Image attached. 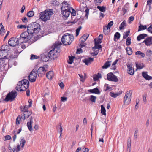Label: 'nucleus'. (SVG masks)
<instances>
[{"label": "nucleus", "instance_id": "obj_57", "mask_svg": "<svg viewBox=\"0 0 152 152\" xmlns=\"http://www.w3.org/2000/svg\"><path fill=\"white\" fill-rule=\"evenodd\" d=\"M11 138V137L9 135L6 136L4 138V140L5 141L8 140H10Z\"/></svg>", "mask_w": 152, "mask_h": 152}, {"label": "nucleus", "instance_id": "obj_61", "mask_svg": "<svg viewBox=\"0 0 152 152\" xmlns=\"http://www.w3.org/2000/svg\"><path fill=\"white\" fill-rule=\"evenodd\" d=\"M103 0H95V3L97 4V5H99L102 2Z\"/></svg>", "mask_w": 152, "mask_h": 152}, {"label": "nucleus", "instance_id": "obj_16", "mask_svg": "<svg viewBox=\"0 0 152 152\" xmlns=\"http://www.w3.org/2000/svg\"><path fill=\"white\" fill-rule=\"evenodd\" d=\"M94 61V58L89 57L88 58H85L83 60V62L85 63L86 65H88L90 64Z\"/></svg>", "mask_w": 152, "mask_h": 152}, {"label": "nucleus", "instance_id": "obj_26", "mask_svg": "<svg viewBox=\"0 0 152 152\" xmlns=\"http://www.w3.org/2000/svg\"><path fill=\"white\" fill-rule=\"evenodd\" d=\"M121 93H114L110 92V96L114 98H116L117 96L121 94Z\"/></svg>", "mask_w": 152, "mask_h": 152}, {"label": "nucleus", "instance_id": "obj_20", "mask_svg": "<svg viewBox=\"0 0 152 152\" xmlns=\"http://www.w3.org/2000/svg\"><path fill=\"white\" fill-rule=\"evenodd\" d=\"M88 91L90 93H95L96 94H99L100 93L98 88H96L92 89L89 90Z\"/></svg>", "mask_w": 152, "mask_h": 152}, {"label": "nucleus", "instance_id": "obj_45", "mask_svg": "<svg viewBox=\"0 0 152 152\" xmlns=\"http://www.w3.org/2000/svg\"><path fill=\"white\" fill-rule=\"evenodd\" d=\"M39 58V57L37 55L31 54V55L30 59L33 60L35 59H37Z\"/></svg>", "mask_w": 152, "mask_h": 152}, {"label": "nucleus", "instance_id": "obj_33", "mask_svg": "<svg viewBox=\"0 0 152 152\" xmlns=\"http://www.w3.org/2000/svg\"><path fill=\"white\" fill-rule=\"evenodd\" d=\"M101 113L102 114L104 115H106V110L103 105H101Z\"/></svg>", "mask_w": 152, "mask_h": 152}, {"label": "nucleus", "instance_id": "obj_21", "mask_svg": "<svg viewBox=\"0 0 152 152\" xmlns=\"http://www.w3.org/2000/svg\"><path fill=\"white\" fill-rule=\"evenodd\" d=\"M46 76L47 78L51 80L53 77V72L52 71H50L46 74Z\"/></svg>", "mask_w": 152, "mask_h": 152}, {"label": "nucleus", "instance_id": "obj_63", "mask_svg": "<svg viewBox=\"0 0 152 152\" xmlns=\"http://www.w3.org/2000/svg\"><path fill=\"white\" fill-rule=\"evenodd\" d=\"M16 90L18 91H22V90H21V88L20 86H19L18 85V84H17V86L16 87Z\"/></svg>", "mask_w": 152, "mask_h": 152}, {"label": "nucleus", "instance_id": "obj_42", "mask_svg": "<svg viewBox=\"0 0 152 152\" xmlns=\"http://www.w3.org/2000/svg\"><path fill=\"white\" fill-rule=\"evenodd\" d=\"M70 13H71V15L73 16H75L76 15V11L72 7L70 8Z\"/></svg>", "mask_w": 152, "mask_h": 152}, {"label": "nucleus", "instance_id": "obj_22", "mask_svg": "<svg viewBox=\"0 0 152 152\" xmlns=\"http://www.w3.org/2000/svg\"><path fill=\"white\" fill-rule=\"evenodd\" d=\"M147 36V35L146 34H140L137 37V40L138 41H140L141 39H144Z\"/></svg>", "mask_w": 152, "mask_h": 152}, {"label": "nucleus", "instance_id": "obj_56", "mask_svg": "<svg viewBox=\"0 0 152 152\" xmlns=\"http://www.w3.org/2000/svg\"><path fill=\"white\" fill-rule=\"evenodd\" d=\"M62 131H63L62 128V127L61 126H60V131H58V132H59L60 133V135L59 137V138H60V139H61V137H62L61 135H62Z\"/></svg>", "mask_w": 152, "mask_h": 152}, {"label": "nucleus", "instance_id": "obj_30", "mask_svg": "<svg viewBox=\"0 0 152 152\" xmlns=\"http://www.w3.org/2000/svg\"><path fill=\"white\" fill-rule=\"evenodd\" d=\"M26 142V141L24 138H22L21 139L20 141V143L21 147L22 148H23V147H24L25 144Z\"/></svg>", "mask_w": 152, "mask_h": 152}, {"label": "nucleus", "instance_id": "obj_47", "mask_svg": "<svg viewBox=\"0 0 152 152\" xmlns=\"http://www.w3.org/2000/svg\"><path fill=\"white\" fill-rule=\"evenodd\" d=\"M131 140L130 138H129L127 140V147L128 148H131Z\"/></svg>", "mask_w": 152, "mask_h": 152}, {"label": "nucleus", "instance_id": "obj_23", "mask_svg": "<svg viewBox=\"0 0 152 152\" xmlns=\"http://www.w3.org/2000/svg\"><path fill=\"white\" fill-rule=\"evenodd\" d=\"M142 76L144 78L148 80H150L152 78L151 77L148 75L147 72H142Z\"/></svg>", "mask_w": 152, "mask_h": 152}, {"label": "nucleus", "instance_id": "obj_9", "mask_svg": "<svg viewBox=\"0 0 152 152\" xmlns=\"http://www.w3.org/2000/svg\"><path fill=\"white\" fill-rule=\"evenodd\" d=\"M57 50V48H55L49 52L48 54L50 59H54L57 57L58 54Z\"/></svg>", "mask_w": 152, "mask_h": 152}, {"label": "nucleus", "instance_id": "obj_55", "mask_svg": "<svg viewBox=\"0 0 152 152\" xmlns=\"http://www.w3.org/2000/svg\"><path fill=\"white\" fill-rule=\"evenodd\" d=\"M88 36H89L88 34H84L82 36V37H81L83 38V39H85V40H86V39H87L88 38Z\"/></svg>", "mask_w": 152, "mask_h": 152}, {"label": "nucleus", "instance_id": "obj_51", "mask_svg": "<svg viewBox=\"0 0 152 152\" xmlns=\"http://www.w3.org/2000/svg\"><path fill=\"white\" fill-rule=\"evenodd\" d=\"M21 110L24 112L25 111H28L27 110H28V108L27 105H25L23 109L21 108Z\"/></svg>", "mask_w": 152, "mask_h": 152}, {"label": "nucleus", "instance_id": "obj_54", "mask_svg": "<svg viewBox=\"0 0 152 152\" xmlns=\"http://www.w3.org/2000/svg\"><path fill=\"white\" fill-rule=\"evenodd\" d=\"M118 61V59L116 60L112 64V66H113V69L115 70V65L117 64Z\"/></svg>", "mask_w": 152, "mask_h": 152}, {"label": "nucleus", "instance_id": "obj_46", "mask_svg": "<svg viewBox=\"0 0 152 152\" xmlns=\"http://www.w3.org/2000/svg\"><path fill=\"white\" fill-rule=\"evenodd\" d=\"M101 40L99 38H98V39H97L95 38L94 40V41L95 42V45L96 44H99V43H100L101 42Z\"/></svg>", "mask_w": 152, "mask_h": 152}, {"label": "nucleus", "instance_id": "obj_41", "mask_svg": "<svg viewBox=\"0 0 152 152\" xmlns=\"http://www.w3.org/2000/svg\"><path fill=\"white\" fill-rule=\"evenodd\" d=\"M130 31H128L124 33L123 38L125 39L126 38L129 34Z\"/></svg>", "mask_w": 152, "mask_h": 152}, {"label": "nucleus", "instance_id": "obj_60", "mask_svg": "<svg viewBox=\"0 0 152 152\" xmlns=\"http://www.w3.org/2000/svg\"><path fill=\"white\" fill-rule=\"evenodd\" d=\"M134 17L133 16H131L129 17V23H131L132 21H133V20H134Z\"/></svg>", "mask_w": 152, "mask_h": 152}, {"label": "nucleus", "instance_id": "obj_14", "mask_svg": "<svg viewBox=\"0 0 152 152\" xmlns=\"http://www.w3.org/2000/svg\"><path fill=\"white\" fill-rule=\"evenodd\" d=\"M17 38L12 37L8 41L9 45L11 46L15 47L18 44Z\"/></svg>", "mask_w": 152, "mask_h": 152}, {"label": "nucleus", "instance_id": "obj_10", "mask_svg": "<svg viewBox=\"0 0 152 152\" xmlns=\"http://www.w3.org/2000/svg\"><path fill=\"white\" fill-rule=\"evenodd\" d=\"M10 48L9 46L6 45H4L2 46L0 52V56H4L3 54H5V55L7 54V53L8 51L9 50Z\"/></svg>", "mask_w": 152, "mask_h": 152}, {"label": "nucleus", "instance_id": "obj_32", "mask_svg": "<svg viewBox=\"0 0 152 152\" xmlns=\"http://www.w3.org/2000/svg\"><path fill=\"white\" fill-rule=\"evenodd\" d=\"M34 13L33 11H30L27 13V16L29 17H31L34 15Z\"/></svg>", "mask_w": 152, "mask_h": 152}, {"label": "nucleus", "instance_id": "obj_2", "mask_svg": "<svg viewBox=\"0 0 152 152\" xmlns=\"http://www.w3.org/2000/svg\"><path fill=\"white\" fill-rule=\"evenodd\" d=\"M71 7L69 4L66 2L64 1L61 4V11L63 16L65 18H67L69 16Z\"/></svg>", "mask_w": 152, "mask_h": 152}, {"label": "nucleus", "instance_id": "obj_39", "mask_svg": "<svg viewBox=\"0 0 152 152\" xmlns=\"http://www.w3.org/2000/svg\"><path fill=\"white\" fill-rule=\"evenodd\" d=\"M102 48V46L100 45L96 44L95 45V46L93 48V49H94V50L96 49H100Z\"/></svg>", "mask_w": 152, "mask_h": 152}, {"label": "nucleus", "instance_id": "obj_27", "mask_svg": "<svg viewBox=\"0 0 152 152\" xmlns=\"http://www.w3.org/2000/svg\"><path fill=\"white\" fill-rule=\"evenodd\" d=\"M97 8L100 11L102 12H104L106 10V7L104 6H98Z\"/></svg>", "mask_w": 152, "mask_h": 152}, {"label": "nucleus", "instance_id": "obj_25", "mask_svg": "<svg viewBox=\"0 0 152 152\" xmlns=\"http://www.w3.org/2000/svg\"><path fill=\"white\" fill-rule=\"evenodd\" d=\"M110 28L107 26L104 27L103 28L104 33L105 35H107L110 32Z\"/></svg>", "mask_w": 152, "mask_h": 152}, {"label": "nucleus", "instance_id": "obj_40", "mask_svg": "<svg viewBox=\"0 0 152 152\" xmlns=\"http://www.w3.org/2000/svg\"><path fill=\"white\" fill-rule=\"evenodd\" d=\"M126 51L128 55H131L132 54V49L130 48H126Z\"/></svg>", "mask_w": 152, "mask_h": 152}, {"label": "nucleus", "instance_id": "obj_53", "mask_svg": "<svg viewBox=\"0 0 152 152\" xmlns=\"http://www.w3.org/2000/svg\"><path fill=\"white\" fill-rule=\"evenodd\" d=\"M152 54V51L150 50H147L146 53V55L147 56H150Z\"/></svg>", "mask_w": 152, "mask_h": 152}, {"label": "nucleus", "instance_id": "obj_48", "mask_svg": "<svg viewBox=\"0 0 152 152\" xmlns=\"http://www.w3.org/2000/svg\"><path fill=\"white\" fill-rule=\"evenodd\" d=\"M126 43L127 46H129L130 45L131 43V39L129 37L127 38Z\"/></svg>", "mask_w": 152, "mask_h": 152}, {"label": "nucleus", "instance_id": "obj_50", "mask_svg": "<svg viewBox=\"0 0 152 152\" xmlns=\"http://www.w3.org/2000/svg\"><path fill=\"white\" fill-rule=\"evenodd\" d=\"M21 117L20 115H18L16 119V124L17 125L19 124H20V120L21 119Z\"/></svg>", "mask_w": 152, "mask_h": 152}, {"label": "nucleus", "instance_id": "obj_36", "mask_svg": "<svg viewBox=\"0 0 152 152\" xmlns=\"http://www.w3.org/2000/svg\"><path fill=\"white\" fill-rule=\"evenodd\" d=\"M17 42L18 43H25L24 42V41L23 39L21 37V36L17 38Z\"/></svg>", "mask_w": 152, "mask_h": 152}, {"label": "nucleus", "instance_id": "obj_13", "mask_svg": "<svg viewBox=\"0 0 152 152\" xmlns=\"http://www.w3.org/2000/svg\"><path fill=\"white\" fill-rule=\"evenodd\" d=\"M38 74L36 71H32L30 73L29 76V80L31 82H34L37 78Z\"/></svg>", "mask_w": 152, "mask_h": 152}, {"label": "nucleus", "instance_id": "obj_35", "mask_svg": "<svg viewBox=\"0 0 152 152\" xmlns=\"http://www.w3.org/2000/svg\"><path fill=\"white\" fill-rule=\"evenodd\" d=\"M75 57L74 56H69V61H68V63L71 64L73 62L74 58Z\"/></svg>", "mask_w": 152, "mask_h": 152}, {"label": "nucleus", "instance_id": "obj_43", "mask_svg": "<svg viewBox=\"0 0 152 152\" xmlns=\"http://www.w3.org/2000/svg\"><path fill=\"white\" fill-rule=\"evenodd\" d=\"M136 65L137 69H141L143 67V64H138L137 63H136Z\"/></svg>", "mask_w": 152, "mask_h": 152}, {"label": "nucleus", "instance_id": "obj_29", "mask_svg": "<svg viewBox=\"0 0 152 152\" xmlns=\"http://www.w3.org/2000/svg\"><path fill=\"white\" fill-rule=\"evenodd\" d=\"M110 65V62L107 61L106 62L104 65L102 66L103 69H107L109 67Z\"/></svg>", "mask_w": 152, "mask_h": 152}, {"label": "nucleus", "instance_id": "obj_62", "mask_svg": "<svg viewBox=\"0 0 152 152\" xmlns=\"http://www.w3.org/2000/svg\"><path fill=\"white\" fill-rule=\"evenodd\" d=\"M17 27L18 28H26V26L25 25H18L17 26Z\"/></svg>", "mask_w": 152, "mask_h": 152}, {"label": "nucleus", "instance_id": "obj_12", "mask_svg": "<svg viewBox=\"0 0 152 152\" xmlns=\"http://www.w3.org/2000/svg\"><path fill=\"white\" fill-rule=\"evenodd\" d=\"M107 79L108 80L111 81L115 82H117L118 81V78L115 75L112 73L110 72L107 74Z\"/></svg>", "mask_w": 152, "mask_h": 152}, {"label": "nucleus", "instance_id": "obj_49", "mask_svg": "<svg viewBox=\"0 0 152 152\" xmlns=\"http://www.w3.org/2000/svg\"><path fill=\"white\" fill-rule=\"evenodd\" d=\"M82 28V27L81 26H80L78 28H77L76 30V36H77L79 34V32L80 30Z\"/></svg>", "mask_w": 152, "mask_h": 152}, {"label": "nucleus", "instance_id": "obj_59", "mask_svg": "<svg viewBox=\"0 0 152 152\" xmlns=\"http://www.w3.org/2000/svg\"><path fill=\"white\" fill-rule=\"evenodd\" d=\"M138 129H136L135 130L134 137L135 139L137 138V137Z\"/></svg>", "mask_w": 152, "mask_h": 152}, {"label": "nucleus", "instance_id": "obj_4", "mask_svg": "<svg viewBox=\"0 0 152 152\" xmlns=\"http://www.w3.org/2000/svg\"><path fill=\"white\" fill-rule=\"evenodd\" d=\"M74 37L72 35L66 33L64 34L61 38V41L65 45H70L73 40Z\"/></svg>", "mask_w": 152, "mask_h": 152}, {"label": "nucleus", "instance_id": "obj_8", "mask_svg": "<svg viewBox=\"0 0 152 152\" xmlns=\"http://www.w3.org/2000/svg\"><path fill=\"white\" fill-rule=\"evenodd\" d=\"M48 65H44L43 66L39 67L37 71L36 72L39 76L42 77L48 71Z\"/></svg>", "mask_w": 152, "mask_h": 152}, {"label": "nucleus", "instance_id": "obj_5", "mask_svg": "<svg viewBox=\"0 0 152 152\" xmlns=\"http://www.w3.org/2000/svg\"><path fill=\"white\" fill-rule=\"evenodd\" d=\"M20 35L21 37H22L23 40L24 41L25 43L29 42V43H30V42H31L32 40V41L31 42V43H32L34 42L33 39L31 38L32 35H31L27 30L26 31H25L22 33Z\"/></svg>", "mask_w": 152, "mask_h": 152}, {"label": "nucleus", "instance_id": "obj_6", "mask_svg": "<svg viewBox=\"0 0 152 152\" xmlns=\"http://www.w3.org/2000/svg\"><path fill=\"white\" fill-rule=\"evenodd\" d=\"M17 96V92L15 91H12L10 92L5 97L4 101L6 102L13 101Z\"/></svg>", "mask_w": 152, "mask_h": 152}, {"label": "nucleus", "instance_id": "obj_31", "mask_svg": "<svg viewBox=\"0 0 152 152\" xmlns=\"http://www.w3.org/2000/svg\"><path fill=\"white\" fill-rule=\"evenodd\" d=\"M120 37V34L118 32L115 33L114 35V41H115V39L117 38L118 39H119Z\"/></svg>", "mask_w": 152, "mask_h": 152}, {"label": "nucleus", "instance_id": "obj_17", "mask_svg": "<svg viewBox=\"0 0 152 152\" xmlns=\"http://www.w3.org/2000/svg\"><path fill=\"white\" fill-rule=\"evenodd\" d=\"M147 46H149L152 44V37L147 38L143 42Z\"/></svg>", "mask_w": 152, "mask_h": 152}, {"label": "nucleus", "instance_id": "obj_52", "mask_svg": "<svg viewBox=\"0 0 152 152\" xmlns=\"http://www.w3.org/2000/svg\"><path fill=\"white\" fill-rule=\"evenodd\" d=\"M0 59H1V61H3V64H6L5 63V59H7V57L6 55H5L4 56V58H0Z\"/></svg>", "mask_w": 152, "mask_h": 152}, {"label": "nucleus", "instance_id": "obj_1", "mask_svg": "<svg viewBox=\"0 0 152 152\" xmlns=\"http://www.w3.org/2000/svg\"><path fill=\"white\" fill-rule=\"evenodd\" d=\"M40 25L38 23L33 22L29 24L27 27V31L31 35L38 33L41 30Z\"/></svg>", "mask_w": 152, "mask_h": 152}, {"label": "nucleus", "instance_id": "obj_19", "mask_svg": "<svg viewBox=\"0 0 152 152\" xmlns=\"http://www.w3.org/2000/svg\"><path fill=\"white\" fill-rule=\"evenodd\" d=\"M30 119V121L27 123V126L29 131H31L32 130V124L33 122V118L31 117Z\"/></svg>", "mask_w": 152, "mask_h": 152}, {"label": "nucleus", "instance_id": "obj_24", "mask_svg": "<svg viewBox=\"0 0 152 152\" xmlns=\"http://www.w3.org/2000/svg\"><path fill=\"white\" fill-rule=\"evenodd\" d=\"M1 26L0 28V34L3 36L5 32V29H4L3 26L2 25V23H0V27Z\"/></svg>", "mask_w": 152, "mask_h": 152}, {"label": "nucleus", "instance_id": "obj_37", "mask_svg": "<svg viewBox=\"0 0 152 152\" xmlns=\"http://www.w3.org/2000/svg\"><path fill=\"white\" fill-rule=\"evenodd\" d=\"M126 26V23L125 21H123L121 24L120 27L119 29L120 30L122 29L124 26Z\"/></svg>", "mask_w": 152, "mask_h": 152}, {"label": "nucleus", "instance_id": "obj_44", "mask_svg": "<svg viewBox=\"0 0 152 152\" xmlns=\"http://www.w3.org/2000/svg\"><path fill=\"white\" fill-rule=\"evenodd\" d=\"M50 58L48 57V56H47L45 55H44L42 58V60L46 62Z\"/></svg>", "mask_w": 152, "mask_h": 152}, {"label": "nucleus", "instance_id": "obj_58", "mask_svg": "<svg viewBox=\"0 0 152 152\" xmlns=\"http://www.w3.org/2000/svg\"><path fill=\"white\" fill-rule=\"evenodd\" d=\"M113 24V21H110L107 24V26L109 28H110L111 27Z\"/></svg>", "mask_w": 152, "mask_h": 152}, {"label": "nucleus", "instance_id": "obj_18", "mask_svg": "<svg viewBox=\"0 0 152 152\" xmlns=\"http://www.w3.org/2000/svg\"><path fill=\"white\" fill-rule=\"evenodd\" d=\"M29 82L28 80L26 79H24L23 80H22L21 81H19L18 83V85L20 86V85L23 84V85H27V86H29Z\"/></svg>", "mask_w": 152, "mask_h": 152}, {"label": "nucleus", "instance_id": "obj_28", "mask_svg": "<svg viewBox=\"0 0 152 152\" xmlns=\"http://www.w3.org/2000/svg\"><path fill=\"white\" fill-rule=\"evenodd\" d=\"M147 28V26L146 25H142L140 24L139 26L138 31H139L142 30H144Z\"/></svg>", "mask_w": 152, "mask_h": 152}, {"label": "nucleus", "instance_id": "obj_3", "mask_svg": "<svg viewBox=\"0 0 152 152\" xmlns=\"http://www.w3.org/2000/svg\"><path fill=\"white\" fill-rule=\"evenodd\" d=\"M53 14V12L52 9L46 10L40 13V18L43 21L45 22L50 19L51 16Z\"/></svg>", "mask_w": 152, "mask_h": 152}, {"label": "nucleus", "instance_id": "obj_11", "mask_svg": "<svg viewBox=\"0 0 152 152\" xmlns=\"http://www.w3.org/2000/svg\"><path fill=\"white\" fill-rule=\"evenodd\" d=\"M126 66L127 68V73L131 75H134V68L133 67V65L131 63H127Z\"/></svg>", "mask_w": 152, "mask_h": 152}, {"label": "nucleus", "instance_id": "obj_64", "mask_svg": "<svg viewBox=\"0 0 152 152\" xmlns=\"http://www.w3.org/2000/svg\"><path fill=\"white\" fill-rule=\"evenodd\" d=\"M148 31L152 33V24L147 29Z\"/></svg>", "mask_w": 152, "mask_h": 152}, {"label": "nucleus", "instance_id": "obj_7", "mask_svg": "<svg viewBox=\"0 0 152 152\" xmlns=\"http://www.w3.org/2000/svg\"><path fill=\"white\" fill-rule=\"evenodd\" d=\"M132 93L131 90L126 92L124 99V104L128 105L130 104L131 99Z\"/></svg>", "mask_w": 152, "mask_h": 152}, {"label": "nucleus", "instance_id": "obj_38", "mask_svg": "<svg viewBox=\"0 0 152 152\" xmlns=\"http://www.w3.org/2000/svg\"><path fill=\"white\" fill-rule=\"evenodd\" d=\"M96 97L93 95H91L90 96V100L92 102L95 103L96 102Z\"/></svg>", "mask_w": 152, "mask_h": 152}, {"label": "nucleus", "instance_id": "obj_34", "mask_svg": "<svg viewBox=\"0 0 152 152\" xmlns=\"http://www.w3.org/2000/svg\"><path fill=\"white\" fill-rule=\"evenodd\" d=\"M20 86L22 91H25L29 87V86H27V85H24L22 84V85H21Z\"/></svg>", "mask_w": 152, "mask_h": 152}, {"label": "nucleus", "instance_id": "obj_15", "mask_svg": "<svg viewBox=\"0 0 152 152\" xmlns=\"http://www.w3.org/2000/svg\"><path fill=\"white\" fill-rule=\"evenodd\" d=\"M31 112L30 111H25L23 113V115L22 114L21 118L23 120L27 118L31 115Z\"/></svg>", "mask_w": 152, "mask_h": 152}]
</instances>
